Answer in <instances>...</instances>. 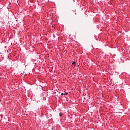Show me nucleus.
<instances>
[{
  "mask_svg": "<svg viewBox=\"0 0 130 130\" xmlns=\"http://www.w3.org/2000/svg\"><path fill=\"white\" fill-rule=\"evenodd\" d=\"M75 63H76V62L73 61V62H72V64H74V66H76V65H75Z\"/></svg>",
  "mask_w": 130,
  "mask_h": 130,
  "instance_id": "obj_1",
  "label": "nucleus"
},
{
  "mask_svg": "<svg viewBox=\"0 0 130 130\" xmlns=\"http://www.w3.org/2000/svg\"><path fill=\"white\" fill-rule=\"evenodd\" d=\"M59 116H62V113H59Z\"/></svg>",
  "mask_w": 130,
  "mask_h": 130,
  "instance_id": "obj_2",
  "label": "nucleus"
},
{
  "mask_svg": "<svg viewBox=\"0 0 130 130\" xmlns=\"http://www.w3.org/2000/svg\"><path fill=\"white\" fill-rule=\"evenodd\" d=\"M68 94H69V93H68V92H65V93H64V95H68Z\"/></svg>",
  "mask_w": 130,
  "mask_h": 130,
  "instance_id": "obj_3",
  "label": "nucleus"
},
{
  "mask_svg": "<svg viewBox=\"0 0 130 130\" xmlns=\"http://www.w3.org/2000/svg\"><path fill=\"white\" fill-rule=\"evenodd\" d=\"M61 96H63V95H64V93H61Z\"/></svg>",
  "mask_w": 130,
  "mask_h": 130,
  "instance_id": "obj_4",
  "label": "nucleus"
}]
</instances>
